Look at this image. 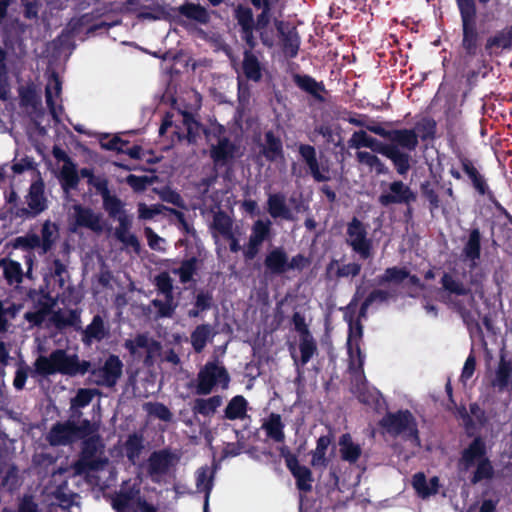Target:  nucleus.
Returning <instances> with one entry per match:
<instances>
[{
  "mask_svg": "<svg viewBox=\"0 0 512 512\" xmlns=\"http://www.w3.org/2000/svg\"><path fill=\"white\" fill-rule=\"evenodd\" d=\"M366 129L384 139V143L370 136L368 146L373 153L381 154L389 159L400 176H406L412 167L411 153L417 149V135L412 129H385L379 123L366 125Z\"/></svg>",
  "mask_w": 512,
  "mask_h": 512,
  "instance_id": "obj_1",
  "label": "nucleus"
},
{
  "mask_svg": "<svg viewBox=\"0 0 512 512\" xmlns=\"http://www.w3.org/2000/svg\"><path fill=\"white\" fill-rule=\"evenodd\" d=\"M90 368V361L80 360L77 354H68L64 349H55L49 356L40 355L34 362V369L24 362L17 364L13 386L17 391L24 389L28 375L47 377L60 373L67 376L85 375Z\"/></svg>",
  "mask_w": 512,
  "mask_h": 512,
  "instance_id": "obj_2",
  "label": "nucleus"
},
{
  "mask_svg": "<svg viewBox=\"0 0 512 512\" xmlns=\"http://www.w3.org/2000/svg\"><path fill=\"white\" fill-rule=\"evenodd\" d=\"M459 466L464 471H468L475 466V470L469 479L472 485H476L483 480H491L494 477V466L487 455L486 442L481 436H476L461 451Z\"/></svg>",
  "mask_w": 512,
  "mask_h": 512,
  "instance_id": "obj_3",
  "label": "nucleus"
},
{
  "mask_svg": "<svg viewBox=\"0 0 512 512\" xmlns=\"http://www.w3.org/2000/svg\"><path fill=\"white\" fill-rule=\"evenodd\" d=\"M461 19L460 47L464 55L476 57L481 52L483 32L477 22V5L475 0H455Z\"/></svg>",
  "mask_w": 512,
  "mask_h": 512,
  "instance_id": "obj_4",
  "label": "nucleus"
},
{
  "mask_svg": "<svg viewBox=\"0 0 512 512\" xmlns=\"http://www.w3.org/2000/svg\"><path fill=\"white\" fill-rule=\"evenodd\" d=\"M379 426L390 436L396 438L402 436L420 445V433L416 418L408 409H400L396 412H387L379 421Z\"/></svg>",
  "mask_w": 512,
  "mask_h": 512,
  "instance_id": "obj_5",
  "label": "nucleus"
},
{
  "mask_svg": "<svg viewBox=\"0 0 512 512\" xmlns=\"http://www.w3.org/2000/svg\"><path fill=\"white\" fill-rule=\"evenodd\" d=\"M93 432H95L94 426L88 419H84L79 425L67 420L53 424L46 440L52 447L68 446Z\"/></svg>",
  "mask_w": 512,
  "mask_h": 512,
  "instance_id": "obj_6",
  "label": "nucleus"
},
{
  "mask_svg": "<svg viewBox=\"0 0 512 512\" xmlns=\"http://www.w3.org/2000/svg\"><path fill=\"white\" fill-rule=\"evenodd\" d=\"M230 381L228 370L218 359L207 361L198 372L196 394L209 395L216 386L227 389Z\"/></svg>",
  "mask_w": 512,
  "mask_h": 512,
  "instance_id": "obj_7",
  "label": "nucleus"
},
{
  "mask_svg": "<svg viewBox=\"0 0 512 512\" xmlns=\"http://www.w3.org/2000/svg\"><path fill=\"white\" fill-rule=\"evenodd\" d=\"M25 201L27 207L24 205L14 207V219H34L48 209L49 201L45 195V183L40 176L30 184Z\"/></svg>",
  "mask_w": 512,
  "mask_h": 512,
  "instance_id": "obj_8",
  "label": "nucleus"
},
{
  "mask_svg": "<svg viewBox=\"0 0 512 512\" xmlns=\"http://www.w3.org/2000/svg\"><path fill=\"white\" fill-rule=\"evenodd\" d=\"M81 440L79 459L74 464L76 473L85 474L100 469L103 464V461L97 457L99 450L103 448L100 436L93 432Z\"/></svg>",
  "mask_w": 512,
  "mask_h": 512,
  "instance_id": "obj_9",
  "label": "nucleus"
},
{
  "mask_svg": "<svg viewBox=\"0 0 512 512\" xmlns=\"http://www.w3.org/2000/svg\"><path fill=\"white\" fill-rule=\"evenodd\" d=\"M459 162L463 172L466 174L468 179L471 181L473 188L482 196H487L494 206L501 212H503L512 224V216L508 211L496 200L494 193L489 189L487 181L483 174L479 172L474 162L468 157L460 154L458 156Z\"/></svg>",
  "mask_w": 512,
  "mask_h": 512,
  "instance_id": "obj_10",
  "label": "nucleus"
},
{
  "mask_svg": "<svg viewBox=\"0 0 512 512\" xmlns=\"http://www.w3.org/2000/svg\"><path fill=\"white\" fill-rule=\"evenodd\" d=\"M347 244L359 255L360 259L367 260L373 257V243L367 237V229L362 221L353 217L347 224Z\"/></svg>",
  "mask_w": 512,
  "mask_h": 512,
  "instance_id": "obj_11",
  "label": "nucleus"
},
{
  "mask_svg": "<svg viewBox=\"0 0 512 512\" xmlns=\"http://www.w3.org/2000/svg\"><path fill=\"white\" fill-rule=\"evenodd\" d=\"M123 362L118 355L110 354L101 367L91 369L86 372L95 378L94 382L98 386L113 388L123 373Z\"/></svg>",
  "mask_w": 512,
  "mask_h": 512,
  "instance_id": "obj_12",
  "label": "nucleus"
},
{
  "mask_svg": "<svg viewBox=\"0 0 512 512\" xmlns=\"http://www.w3.org/2000/svg\"><path fill=\"white\" fill-rule=\"evenodd\" d=\"M416 201V194L401 180H395L388 184V188L384 190L378 197V203L383 207L391 205H409Z\"/></svg>",
  "mask_w": 512,
  "mask_h": 512,
  "instance_id": "obj_13",
  "label": "nucleus"
},
{
  "mask_svg": "<svg viewBox=\"0 0 512 512\" xmlns=\"http://www.w3.org/2000/svg\"><path fill=\"white\" fill-rule=\"evenodd\" d=\"M440 283L444 291L449 295L455 296H467L468 306L473 308L476 305L475 294L473 293L471 286H482L481 279H478V274H471L469 278V285H465L461 280L456 279L453 275L448 272H444Z\"/></svg>",
  "mask_w": 512,
  "mask_h": 512,
  "instance_id": "obj_14",
  "label": "nucleus"
},
{
  "mask_svg": "<svg viewBox=\"0 0 512 512\" xmlns=\"http://www.w3.org/2000/svg\"><path fill=\"white\" fill-rule=\"evenodd\" d=\"M179 460V457L169 449L154 451L148 458L147 473L152 482L159 483L162 476Z\"/></svg>",
  "mask_w": 512,
  "mask_h": 512,
  "instance_id": "obj_15",
  "label": "nucleus"
},
{
  "mask_svg": "<svg viewBox=\"0 0 512 512\" xmlns=\"http://www.w3.org/2000/svg\"><path fill=\"white\" fill-rule=\"evenodd\" d=\"M274 26L277 30L278 37L283 53L289 58H295L298 55L301 37L297 28L290 22L274 19Z\"/></svg>",
  "mask_w": 512,
  "mask_h": 512,
  "instance_id": "obj_16",
  "label": "nucleus"
},
{
  "mask_svg": "<svg viewBox=\"0 0 512 512\" xmlns=\"http://www.w3.org/2000/svg\"><path fill=\"white\" fill-rule=\"evenodd\" d=\"M234 18L240 27L241 39L245 42L248 49L253 52L257 46V41L254 36L255 23L253 11L250 7L238 4L234 9Z\"/></svg>",
  "mask_w": 512,
  "mask_h": 512,
  "instance_id": "obj_17",
  "label": "nucleus"
},
{
  "mask_svg": "<svg viewBox=\"0 0 512 512\" xmlns=\"http://www.w3.org/2000/svg\"><path fill=\"white\" fill-rule=\"evenodd\" d=\"M405 279H408L410 285L424 289V284L417 275L410 274V271L406 267L398 266L386 268L381 275L375 278V284L378 287L387 284L400 285Z\"/></svg>",
  "mask_w": 512,
  "mask_h": 512,
  "instance_id": "obj_18",
  "label": "nucleus"
},
{
  "mask_svg": "<svg viewBox=\"0 0 512 512\" xmlns=\"http://www.w3.org/2000/svg\"><path fill=\"white\" fill-rule=\"evenodd\" d=\"M238 147L228 137L219 138L216 144L210 147V158L215 167H224L236 157Z\"/></svg>",
  "mask_w": 512,
  "mask_h": 512,
  "instance_id": "obj_19",
  "label": "nucleus"
},
{
  "mask_svg": "<svg viewBox=\"0 0 512 512\" xmlns=\"http://www.w3.org/2000/svg\"><path fill=\"white\" fill-rule=\"evenodd\" d=\"M481 241L482 234L479 228H471L468 234V239L465 242L462 255L466 260L469 261V269L470 271L474 270L478 266V262L481 258Z\"/></svg>",
  "mask_w": 512,
  "mask_h": 512,
  "instance_id": "obj_20",
  "label": "nucleus"
},
{
  "mask_svg": "<svg viewBox=\"0 0 512 512\" xmlns=\"http://www.w3.org/2000/svg\"><path fill=\"white\" fill-rule=\"evenodd\" d=\"M491 385L499 392L512 391V360L506 359L504 354L500 355Z\"/></svg>",
  "mask_w": 512,
  "mask_h": 512,
  "instance_id": "obj_21",
  "label": "nucleus"
},
{
  "mask_svg": "<svg viewBox=\"0 0 512 512\" xmlns=\"http://www.w3.org/2000/svg\"><path fill=\"white\" fill-rule=\"evenodd\" d=\"M293 82L299 89L311 95L315 101L319 103L325 101L323 94L327 93V90L322 81L318 82L315 78L307 74H294Z\"/></svg>",
  "mask_w": 512,
  "mask_h": 512,
  "instance_id": "obj_22",
  "label": "nucleus"
},
{
  "mask_svg": "<svg viewBox=\"0 0 512 512\" xmlns=\"http://www.w3.org/2000/svg\"><path fill=\"white\" fill-rule=\"evenodd\" d=\"M266 273L282 275L288 272V254L283 247H275L269 251L264 259Z\"/></svg>",
  "mask_w": 512,
  "mask_h": 512,
  "instance_id": "obj_23",
  "label": "nucleus"
},
{
  "mask_svg": "<svg viewBox=\"0 0 512 512\" xmlns=\"http://www.w3.org/2000/svg\"><path fill=\"white\" fill-rule=\"evenodd\" d=\"M74 211L77 226L90 229L96 233L103 231L102 218L99 213H95L91 208L80 204L74 206Z\"/></svg>",
  "mask_w": 512,
  "mask_h": 512,
  "instance_id": "obj_24",
  "label": "nucleus"
},
{
  "mask_svg": "<svg viewBox=\"0 0 512 512\" xmlns=\"http://www.w3.org/2000/svg\"><path fill=\"white\" fill-rule=\"evenodd\" d=\"M108 335V327L105 325L103 318L97 314L93 316L91 323L82 330L81 340L84 345L90 346L93 342H101Z\"/></svg>",
  "mask_w": 512,
  "mask_h": 512,
  "instance_id": "obj_25",
  "label": "nucleus"
},
{
  "mask_svg": "<svg viewBox=\"0 0 512 512\" xmlns=\"http://www.w3.org/2000/svg\"><path fill=\"white\" fill-rule=\"evenodd\" d=\"M354 313V311H352ZM345 320L348 322L349 331H348V340H347V346H348V352L351 355L353 352V347L356 350L359 365H363L364 355L362 354L359 340L363 336V325L360 321V319L354 320L353 314L344 316Z\"/></svg>",
  "mask_w": 512,
  "mask_h": 512,
  "instance_id": "obj_26",
  "label": "nucleus"
},
{
  "mask_svg": "<svg viewBox=\"0 0 512 512\" xmlns=\"http://www.w3.org/2000/svg\"><path fill=\"white\" fill-rule=\"evenodd\" d=\"M264 144L261 145V154L269 162H275L278 159H284L283 143L279 136H276L272 130L264 134Z\"/></svg>",
  "mask_w": 512,
  "mask_h": 512,
  "instance_id": "obj_27",
  "label": "nucleus"
},
{
  "mask_svg": "<svg viewBox=\"0 0 512 512\" xmlns=\"http://www.w3.org/2000/svg\"><path fill=\"white\" fill-rule=\"evenodd\" d=\"M507 34L505 27L504 29L496 31L486 39L484 50L488 56H499L503 51L512 50L511 42Z\"/></svg>",
  "mask_w": 512,
  "mask_h": 512,
  "instance_id": "obj_28",
  "label": "nucleus"
},
{
  "mask_svg": "<svg viewBox=\"0 0 512 512\" xmlns=\"http://www.w3.org/2000/svg\"><path fill=\"white\" fill-rule=\"evenodd\" d=\"M299 154L308 166L313 179L316 182H325L330 179L329 176L320 171V165L316 155V149L309 144H300Z\"/></svg>",
  "mask_w": 512,
  "mask_h": 512,
  "instance_id": "obj_29",
  "label": "nucleus"
},
{
  "mask_svg": "<svg viewBox=\"0 0 512 512\" xmlns=\"http://www.w3.org/2000/svg\"><path fill=\"white\" fill-rule=\"evenodd\" d=\"M137 497H142L139 488L132 486L127 489H121L112 497L111 506L116 512H126L133 503L136 504Z\"/></svg>",
  "mask_w": 512,
  "mask_h": 512,
  "instance_id": "obj_30",
  "label": "nucleus"
},
{
  "mask_svg": "<svg viewBox=\"0 0 512 512\" xmlns=\"http://www.w3.org/2000/svg\"><path fill=\"white\" fill-rule=\"evenodd\" d=\"M267 210L270 216L274 219H293L292 212L286 205V199L282 193H274L269 195L267 200Z\"/></svg>",
  "mask_w": 512,
  "mask_h": 512,
  "instance_id": "obj_31",
  "label": "nucleus"
},
{
  "mask_svg": "<svg viewBox=\"0 0 512 512\" xmlns=\"http://www.w3.org/2000/svg\"><path fill=\"white\" fill-rule=\"evenodd\" d=\"M288 470L295 478L296 487L300 492L308 493L312 490L313 474L307 466L301 465L299 461H292Z\"/></svg>",
  "mask_w": 512,
  "mask_h": 512,
  "instance_id": "obj_32",
  "label": "nucleus"
},
{
  "mask_svg": "<svg viewBox=\"0 0 512 512\" xmlns=\"http://www.w3.org/2000/svg\"><path fill=\"white\" fill-rule=\"evenodd\" d=\"M181 16L194 20L200 24H208L210 21V15L205 7L200 4L192 2H184L182 5L175 9Z\"/></svg>",
  "mask_w": 512,
  "mask_h": 512,
  "instance_id": "obj_33",
  "label": "nucleus"
},
{
  "mask_svg": "<svg viewBox=\"0 0 512 512\" xmlns=\"http://www.w3.org/2000/svg\"><path fill=\"white\" fill-rule=\"evenodd\" d=\"M242 71L247 80L260 82L262 79V66L257 56L250 50H244Z\"/></svg>",
  "mask_w": 512,
  "mask_h": 512,
  "instance_id": "obj_34",
  "label": "nucleus"
},
{
  "mask_svg": "<svg viewBox=\"0 0 512 512\" xmlns=\"http://www.w3.org/2000/svg\"><path fill=\"white\" fill-rule=\"evenodd\" d=\"M262 428L265 430L267 437L272 439L274 442H284V423L282 422L280 414L271 413L267 421L262 424Z\"/></svg>",
  "mask_w": 512,
  "mask_h": 512,
  "instance_id": "obj_35",
  "label": "nucleus"
},
{
  "mask_svg": "<svg viewBox=\"0 0 512 512\" xmlns=\"http://www.w3.org/2000/svg\"><path fill=\"white\" fill-rule=\"evenodd\" d=\"M340 455L342 460L356 463L361 456L362 449L359 444L352 441L349 433L343 434L339 439Z\"/></svg>",
  "mask_w": 512,
  "mask_h": 512,
  "instance_id": "obj_36",
  "label": "nucleus"
},
{
  "mask_svg": "<svg viewBox=\"0 0 512 512\" xmlns=\"http://www.w3.org/2000/svg\"><path fill=\"white\" fill-rule=\"evenodd\" d=\"M215 335L210 324H200L191 333V345L195 352L200 353L204 350L207 342Z\"/></svg>",
  "mask_w": 512,
  "mask_h": 512,
  "instance_id": "obj_37",
  "label": "nucleus"
},
{
  "mask_svg": "<svg viewBox=\"0 0 512 512\" xmlns=\"http://www.w3.org/2000/svg\"><path fill=\"white\" fill-rule=\"evenodd\" d=\"M222 403L223 398L220 395H214L209 398H196L194 400L192 411L195 415L200 414L208 417L213 415Z\"/></svg>",
  "mask_w": 512,
  "mask_h": 512,
  "instance_id": "obj_38",
  "label": "nucleus"
},
{
  "mask_svg": "<svg viewBox=\"0 0 512 512\" xmlns=\"http://www.w3.org/2000/svg\"><path fill=\"white\" fill-rule=\"evenodd\" d=\"M248 401L243 395H236L228 402L224 417L228 420L244 419L247 416Z\"/></svg>",
  "mask_w": 512,
  "mask_h": 512,
  "instance_id": "obj_39",
  "label": "nucleus"
},
{
  "mask_svg": "<svg viewBox=\"0 0 512 512\" xmlns=\"http://www.w3.org/2000/svg\"><path fill=\"white\" fill-rule=\"evenodd\" d=\"M123 447L128 461L134 465L144 449V438L141 434L132 433L128 435Z\"/></svg>",
  "mask_w": 512,
  "mask_h": 512,
  "instance_id": "obj_40",
  "label": "nucleus"
},
{
  "mask_svg": "<svg viewBox=\"0 0 512 512\" xmlns=\"http://www.w3.org/2000/svg\"><path fill=\"white\" fill-rule=\"evenodd\" d=\"M199 262L200 260L196 256H192L182 260L180 267L173 269L172 272L179 276L182 284L189 283L194 280V276L198 272Z\"/></svg>",
  "mask_w": 512,
  "mask_h": 512,
  "instance_id": "obj_41",
  "label": "nucleus"
},
{
  "mask_svg": "<svg viewBox=\"0 0 512 512\" xmlns=\"http://www.w3.org/2000/svg\"><path fill=\"white\" fill-rule=\"evenodd\" d=\"M412 130H415L416 132L418 146L419 139L422 141H430L435 139L437 123L432 117H423L421 120L416 122L415 127L412 128Z\"/></svg>",
  "mask_w": 512,
  "mask_h": 512,
  "instance_id": "obj_42",
  "label": "nucleus"
},
{
  "mask_svg": "<svg viewBox=\"0 0 512 512\" xmlns=\"http://www.w3.org/2000/svg\"><path fill=\"white\" fill-rule=\"evenodd\" d=\"M356 160L359 164L374 170L377 175L387 174L389 171L384 162L373 152L359 150L356 152Z\"/></svg>",
  "mask_w": 512,
  "mask_h": 512,
  "instance_id": "obj_43",
  "label": "nucleus"
},
{
  "mask_svg": "<svg viewBox=\"0 0 512 512\" xmlns=\"http://www.w3.org/2000/svg\"><path fill=\"white\" fill-rule=\"evenodd\" d=\"M271 11L272 9H262L254 20L255 28L259 31L261 42L264 46L272 47L273 40L269 37L266 28L271 22Z\"/></svg>",
  "mask_w": 512,
  "mask_h": 512,
  "instance_id": "obj_44",
  "label": "nucleus"
},
{
  "mask_svg": "<svg viewBox=\"0 0 512 512\" xmlns=\"http://www.w3.org/2000/svg\"><path fill=\"white\" fill-rule=\"evenodd\" d=\"M271 227L272 222L269 219L256 220L252 225L249 239L262 245L271 238Z\"/></svg>",
  "mask_w": 512,
  "mask_h": 512,
  "instance_id": "obj_45",
  "label": "nucleus"
},
{
  "mask_svg": "<svg viewBox=\"0 0 512 512\" xmlns=\"http://www.w3.org/2000/svg\"><path fill=\"white\" fill-rule=\"evenodd\" d=\"M57 229L56 224L52 223L50 220H46L43 223L40 236V254H46L52 249L55 242L54 233L57 232Z\"/></svg>",
  "mask_w": 512,
  "mask_h": 512,
  "instance_id": "obj_46",
  "label": "nucleus"
},
{
  "mask_svg": "<svg viewBox=\"0 0 512 512\" xmlns=\"http://www.w3.org/2000/svg\"><path fill=\"white\" fill-rule=\"evenodd\" d=\"M212 225L223 237H232L233 221L225 211L219 210L214 214Z\"/></svg>",
  "mask_w": 512,
  "mask_h": 512,
  "instance_id": "obj_47",
  "label": "nucleus"
},
{
  "mask_svg": "<svg viewBox=\"0 0 512 512\" xmlns=\"http://www.w3.org/2000/svg\"><path fill=\"white\" fill-rule=\"evenodd\" d=\"M300 361L306 365L317 352V343L312 334L299 337Z\"/></svg>",
  "mask_w": 512,
  "mask_h": 512,
  "instance_id": "obj_48",
  "label": "nucleus"
},
{
  "mask_svg": "<svg viewBox=\"0 0 512 512\" xmlns=\"http://www.w3.org/2000/svg\"><path fill=\"white\" fill-rule=\"evenodd\" d=\"M331 437L329 435H322L318 438L316 449L312 453V465L326 466L328 460L326 458V451L331 444Z\"/></svg>",
  "mask_w": 512,
  "mask_h": 512,
  "instance_id": "obj_49",
  "label": "nucleus"
},
{
  "mask_svg": "<svg viewBox=\"0 0 512 512\" xmlns=\"http://www.w3.org/2000/svg\"><path fill=\"white\" fill-rule=\"evenodd\" d=\"M196 487L198 491L205 493L204 501L206 506H208L210 493L213 488V473L209 474L207 468L199 469L196 475Z\"/></svg>",
  "mask_w": 512,
  "mask_h": 512,
  "instance_id": "obj_50",
  "label": "nucleus"
},
{
  "mask_svg": "<svg viewBox=\"0 0 512 512\" xmlns=\"http://www.w3.org/2000/svg\"><path fill=\"white\" fill-rule=\"evenodd\" d=\"M125 347L129 350L131 354H135L137 348H143L148 350L147 358H150L151 348L159 347V343L153 339H149L146 334H138L133 340H127L125 342Z\"/></svg>",
  "mask_w": 512,
  "mask_h": 512,
  "instance_id": "obj_51",
  "label": "nucleus"
},
{
  "mask_svg": "<svg viewBox=\"0 0 512 512\" xmlns=\"http://www.w3.org/2000/svg\"><path fill=\"white\" fill-rule=\"evenodd\" d=\"M1 264L3 265L4 277L9 283L22 282L23 271L19 262L14 260H2Z\"/></svg>",
  "mask_w": 512,
  "mask_h": 512,
  "instance_id": "obj_52",
  "label": "nucleus"
},
{
  "mask_svg": "<svg viewBox=\"0 0 512 512\" xmlns=\"http://www.w3.org/2000/svg\"><path fill=\"white\" fill-rule=\"evenodd\" d=\"M11 245L14 249L33 250L41 248L40 236L35 233L19 236L12 240Z\"/></svg>",
  "mask_w": 512,
  "mask_h": 512,
  "instance_id": "obj_53",
  "label": "nucleus"
},
{
  "mask_svg": "<svg viewBox=\"0 0 512 512\" xmlns=\"http://www.w3.org/2000/svg\"><path fill=\"white\" fill-rule=\"evenodd\" d=\"M155 286L159 293L164 295V298L174 297L173 280L169 273L166 271L160 272L154 280Z\"/></svg>",
  "mask_w": 512,
  "mask_h": 512,
  "instance_id": "obj_54",
  "label": "nucleus"
},
{
  "mask_svg": "<svg viewBox=\"0 0 512 512\" xmlns=\"http://www.w3.org/2000/svg\"><path fill=\"white\" fill-rule=\"evenodd\" d=\"M128 145L129 141L122 139L118 135L110 137L108 134H104L100 138V146L104 150L116 151L118 153H121V151H124V146Z\"/></svg>",
  "mask_w": 512,
  "mask_h": 512,
  "instance_id": "obj_55",
  "label": "nucleus"
},
{
  "mask_svg": "<svg viewBox=\"0 0 512 512\" xmlns=\"http://www.w3.org/2000/svg\"><path fill=\"white\" fill-rule=\"evenodd\" d=\"M152 305L157 309V314L162 318H170L173 316L177 304L174 303V297L165 298V300L154 299Z\"/></svg>",
  "mask_w": 512,
  "mask_h": 512,
  "instance_id": "obj_56",
  "label": "nucleus"
},
{
  "mask_svg": "<svg viewBox=\"0 0 512 512\" xmlns=\"http://www.w3.org/2000/svg\"><path fill=\"white\" fill-rule=\"evenodd\" d=\"M103 200V208L111 218L125 213L123 210V203L116 195H108Z\"/></svg>",
  "mask_w": 512,
  "mask_h": 512,
  "instance_id": "obj_57",
  "label": "nucleus"
},
{
  "mask_svg": "<svg viewBox=\"0 0 512 512\" xmlns=\"http://www.w3.org/2000/svg\"><path fill=\"white\" fill-rule=\"evenodd\" d=\"M420 190L422 196L429 202V209L431 212L440 207L439 195L429 181L421 183Z\"/></svg>",
  "mask_w": 512,
  "mask_h": 512,
  "instance_id": "obj_58",
  "label": "nucleus"
},
{
  "mask_svg": "<svg viewBox=\"0 0 512 512\" xmlns=\"http://www.w3.org/2000/svg\"><path fill=\"white\" fill-rule=\"evenodd\" d=\"M147 411L150 415L164 421V422H170L172 420V412L170 409L160 402L155 403H147L146 404Z\"/></svg>",
  "mask_w": 512,
  "mask_h": 512,
  "instance_id": "obj_59",
  "label": "nucleus"
},
{
  "mask_svg": "<svg viewBox=\"0 0 512 512\" xmlns=\"http://www.w3.org/2000/svg\"><path fill=\"white\" fill-rule=\"evenodd\" d=\"M448 304L461 317L465 324H470L474 321L471 310L462 299H450Z\"/></svg>",
  "mask_w": 512,
  "mask_h": 512,
  "instance_id": "obj_60",
  "label": "nucleus"
},
{
  "mask_svg": "<svg viewBox=\"0 0 512 512\" xmlns=\"http://www.w3.org/2000/svg\"><path fill=\"white\" fill-rule=\"evenodd\" d=\"M194 304L203 312L210 310L214 305L213 292L208 289L199 290L195 296Z\"/></svg>",
  "mask_w": 512,
  "mask_h": 512,
  "instance_id": "obj_61",
  "label": "nucleus"
},
{
  "mask_svg": "<svg viewBox=\"0 0 512 512\" xmlns=\"http://www.w3.org/2000/svg\"><path fill=\"white\" fill-rule=\"evenodd\" d=\"M0 486L3 488H7L11 492L18 488V468L15 465H12L7 469L5 475L1 479Z\"/></svg>",
  "mask_w": 512,
  "mask_h": 512,
  "instance_id": "obj_62",
  "label": "nucleus"
},
{
  "mask_svg": "<svg viewBox=\"0 0 512 512\" xmlns=\"http://www.w3.org/2000/svg\"><path fill=\"white\" fill-rule=\"evenodd\" d=\"M362 269V265L357 262H351L347 264H343L341 266H338L335 271V278H347V277H357Z\"/></svg>",
  "mask_w": 512,
  "mask_h": 512,
  "instance_id": "obj_63",
  "label": "nucleus"
},
{
  "mask_svg": "<svg viewBox=\"0 0 512 512\" xmlns=\"http://www.w3.org/2000/svg\"><path fill=\"white\" fill-rule=\"evenodd\" d=\"M79 183V176L75 168L64 169L62 171L61 185L64 191L75 189Z\"/></svg>",
  "mask_w": 512,
  "mask_h": 512,
  "instance_id": "obj_64",
  "label": "nucleus"
}]
</instances>
